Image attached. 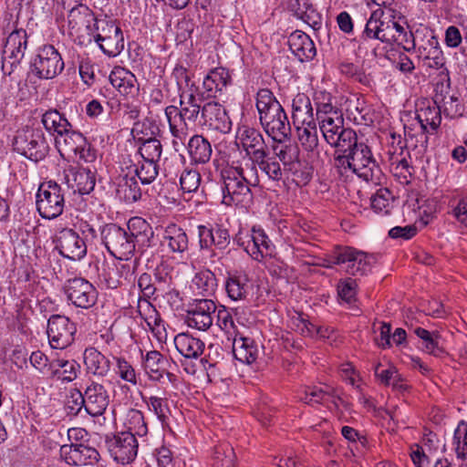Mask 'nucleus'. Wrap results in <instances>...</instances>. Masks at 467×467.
<instances>
[{
  "mask_svg": "<svg viewBox=\"0 0 467 467\" xmlns=\"http://www.w3.org/2000/svg\"><path fill=\"white\" fill-rule=\"evenodd\" d=\"M203 100L199 88L192 84L187 90L180 92V108L171 105L165 108L170 131L173 137L172 145L176 150L184 145L190 127H201Z\"/></svg>",
  "mask_w": 467,
  "mask_h": 467,
  "instance_id": "f257e3e1",
  "label": "nucleus"
},
{
  "mask_svg": "<svg viewBox=\"0 0 467 467\" xmlns=\"http://www.w3.org/2000/svg\"><path fill=\"white\" fill-rule=\"evenodd\" d=\"M101 240L108 252L116 259L128 261L134 254L140 237L153 236L150 224L142 218L134 217L128 223V229L115 223L106 224L101 230Z\"/></svg>",
  "mask_w": 467,
  "mask_h": 467,
  "instance_id": "f03ea898",
  "label": "nucleus"
},
{
  "mask_svg": "<svg viewBox=\"0 0 467 467\" xmlns=\"http://www.w3.org/2000/svg\"><path fill=\"white\" fill-rule=\"evenodd\" d=\"M223 167L220 171V184L223 200L222 202L227 206L247 207L253 201L252 185L249 176V170L245 163Z\"/></svg>",
  "mask_w": 467,
  "mask_h": 467,
  "instance_id": "7ed1b4c3",
  "label": "nucleus"
},
{
  "mask_svg": "<svg viewBox=\"0 0 467 467\" xmlns=\"http://www.w3.org/2000/svg\"><path fill=\"white\" fill-rule=\"evenodd\" d=\"M99 30V20L86 5L78 4L67 14V33L75 44L88 46L92 43L95 32Z\"/></svg>",
  "mask_w": 467,
  "mask_h": 467,
  "instance_id": "20e7f679",
  "label": "nucleus"
},
{
  "mask_svg": "<svg viewBox=\"0 0 467 467\" xmlns=\"http://www.w3.org/2000/svg\"><path fill=\"white\" fill-rule=\"evenodd\" d=\"M375 260L373 254L368 255L349 246H337L327 255L324 266L331 268L337 265H341L347 274L363 275Z\"/></svg>",
  "mask_w": 467,
  "mask_h": 467,
  "instance_id": "39448f33",
  "label": "nucleus"
},
{
  "mask_svg": "<svg viewBox=\"0 0 467 467\" xmlns=\"http://www.w3.org/2000/svg\"><path fill=\"white\" fill-rule=\"evenodd\" d=\"M13 146L16 152L35 162L44 160L49 151L44 132L31 127L17 131Z\"/></svg>",
  "mask_w": 467,
  "mask_h": 467,
  "instance_id": "423d86ee",
  "label": "nucleus"
},
{
  "mask_svg": "<svg viewBox=\"0 0 467 467\" xmlns=\"http://www.w3.org/2000/svg\"><path fill=\"white\" fill-rule=\"evenodd\" d=\"M416 36L418 44L415 51L423 66L435 69L442 68L446 58L434 31L427 26H420L416 29Z\"/></svg>",
  "mask_w": 467,
  "mask_h": 467,
  "instance_id": "0eeeda50",
  "label": "nucleus"
},
{
  "mask_svg": "<svg viewBox=\"0 0 467 467\" xmlns=\"http://www.w3.org/2000/svg\"><path fill=\"white\" fill-rule=\"evenodd\" d=\"M36 209L44 219L52 220L64 211L65 197L61 186L54 181L44 182L36 192Z\"/></svg>",
  "mask_w": 467,
  "mask_h": 467,
  "instance_id": "6e6552de",
  "label": "nucleus"
},
{
  "mask_svg": "<svg viewBox=\"0 0 467 467\" xmlns=\"http://www.w3.org/2000/svg\"><path fill=\"white\" fill-rule=\"evenodd\" d=\"M62 56L53 45H44L37 49L31 61V73L39 79H53L64 69Z\"/></svg>",
  "mask_w": 467,
  "mask_h": 467,
  "instance_id": "1a4fd4ad",
  "label": "nucleus"
},
{
  "mask_svg": "<svg viewBox=\"0 0 467 467\" xmlns=\"http://www.w3.org/2000/svg\"><path fill=\"white\" fill-rule=\"evenodd\" d=\"M348 154L353 173L366 182L375 184L381 182L383 173L366 143L360 141Z\"/></svg>",
  "mask_w": 467,
  "mask_h": 467,
  "instance_id": "9d476101",
  "label": "nucleus"
},
{
  "mask_svg": "<svg viewBox=\"0 0 467 467\" xmlns=\"http://www.w3.org/2000/svg\"><path fill=\"white\" fill-rule=\"evenodd\" d=\"M27 48V34L25 29H15L5 40L3 49L2 71L10 76L20 65Z\"/></svg>",
  "mask_w": 467,
  "mask_h": 467,
  "instance_id": "9b49d317",
  "label": "nucleus"
},
{
  "mask_svg": "<svg viewBox=\"0 0 467 467\" xmlns=\"http://www.w3.org/2000/svg\"><path fill=\"white\" fill-rule=\"evenodd\" d=\"M76 333V324L68 317L62 315H52L48 318L47 334L52 348H67L74 342Z\"/></svg>",
  "mask_w": 467,
  "mask_h": 467,
  "instance_id": "f8f14e48",
  "label": "nucleus"
},
{
  "mask_svg": "<svg viewBox=\"0 0 467 467\" xmlns=\"http://www.w3.org/2000/svg\"><path fill=\"white\" fill-rule=\"evenodd\" d=\"M63 289L67 300L77 307L88 309L97 302L98 292L95 286L85 278L68 279Z\"/></svg>",
  "mask_w": 467,
  "mask_h": 467,
  "instance_id": "ddd939ff",
  "label": "nucleus"
},
{
  "mask_svg": "<svg viewBox=\"0 0 467 467\" xmlns=\"http://www.w3.org/2000/svg\"><path fill=\"white\" fill-rule=\"evenodd\" d=\"M234 242L243 246L245 252L255 261L261 262L265 257L272 256L274 245L262 229H252L244 235L240 234Z\"/></svg>",
  "mask_w": 467,
  "mask_h": 467,
  "instance_id": "4468645a",
  "label": "nucleus"
},
{
  "mask_svg": "<svg viewBox=\"0 0 467 467\" xmlns=\"http://www.w3.org/2000/svg\"><path fill=\"white\" fill-rule=\"evenodd\" d=\"M105 442L110 456L119 463H130L137 456L138 442L132 432H119L107 437Z\"/></svg>",
  "mask_w": 467,
  "mask_h": 467,
  "instance_id": "2eb2a0df",
  "label": "nucleus"
},
{
  "mask_svg": "<svg viewBox=\"0 0 467 467\" xmlns=\"http://www.w3.org/2000/svg\"><path fill=\"white\" fill-rule=\"evenodd\" d=\"M53 242L59 254L69 260H80L87 254L85 241L72 229L60 230Z\"/></svg>",
  "mask_w": 467,
  "mask_h": 467,
  "instance_id": "dca6fc26",
  "label": "nucleus"
},
{
  "mask_svg": "<svg viewBox=\"0 0 467 467\" xmlns=\"http://www.w3.org/2000/svg\"><path fill=\"white\" fill-rule=\"evenodd\" d=\"M201 127L227 133L231 130L232 121L223 105L209 100L202 104Z\"/></svg>",
  "mask_w": 467,
  "mask_h": 467,
  "instance_id": "f3484780",
  "label": "nucleus"
},
{
  "mask_svg": "<svg viewBox=\"0 0 467 467\" xmlns=\"http://www.w3.org/2000/svg\"><path fill=\"white\" fill-rule=\"evenodd\" d=\"M215 310L216 306L213 300H199L194 306L186 310L185 322L192 328L206 331L213 325V314Z\"/></svg>",
  "mask_w": 467,
  "mask_h": 467,
  "instance_id": "a211bd4d",
  "label": "nucleus"
},
{
  "mask_svg": "<svg viewBox=\"0 0 467 467\" xmlns=\"http://www.w3.org/2000/svg\"><path fill=\"white\" fill-rule=\"evenodd\" d=\"M262 127L268 136L276 142H283L291 134V126L283 107L275 110L274 113L261 115L259 119Z\"/></svg>",
  "mask_w": 467,
  "mask_h": 467,
  "instance_id": "6ab92c4d",
  "label": "nucleus"
},
{
  "mask_svg": "<svg viewBox=\"0 0 467 467\" xmlns=\"http://www.w3.org/2000/svg\"><path fill=\"white\" fill-rule=\"evenodd\" d=\"M60 457L69 465H92L99 462V453L84 444H65L60 447Z\"/></svg>",
  "mask_w": 467,
  "mask_h": 467,
  "instance_id": "aec40b11",
  "label": "nucleus"
},
{
  "mask_svg": "<svg viewBox=\"0 0 467 467\" xmlns=\"http://www.w3.org/2000/svg\"><path fill=\"white\" fill-rule=\"evenodd\" d=\"M237 134L244 150L249 156L247 161H253L268 150L267 144L259 130L244 125L238 129Z\"/></svg>",
  "mask_w": 467,
  "mask_h": 467,
  "instance_id": "412c9836",
  "label": "nucleus"
},
{
  "mask_svg": "<svg viewBox=\"0 0 467 467\" xmlns=\"http://www.w3.org/2000/svg\"><path fill=\"white\" fill-rule=\"evenodd\" d=\"M86 412L98 417L102 415L109 404V394L106 388L98 382L92 381L85 389Z\"/></svg>",
  "mask_w": 467,
  "mask_h": 467,
  "instance_id": "4be33fe9",
  "label": "nucleus"
},
{
  "mask_svg": "<svg viewBox=\"0 0 467 467\" xmlns=\"http://www.w3.org/2000/svg\"><path fill=\"white\" fill-rule=\"evenodd\" d=\"M103 30L109 32L108 36L95 35L93 40L98 43L102 52L109 57L118 56L124 48L123 34L118 26L113 22H102Z\"/></svg>",
  "mask_w": 467,
  "mask_h": 467,
  "instance_id": "5701e85b",
  "label": "nucleus"
},
{
  "mask_svg": "<svg viewBox=\"0 0 467 467\" xmlns=\"http://www.w3.org/2000/svg\"><path fill=\"white\" fill-rule=\"evenodd\" d=\"M232 78L227 69L224 67H215L211 69L204 77L202 81V89L200 95H204L207 99H215L223 94L224 89L231 84Z\"/></svg>",
  "mask_w": 467,
  "mask_h": 467,
  "instance_id": "b1692460",
  "label": "nucleus"
},
{
  "mask_svg": "<svg viewBox=\"0 0 467 467\" xmlns=\"http://www.w3.org/2000/svg\"><path fill=\"white\" fill-rule=\"evenodd\" d=\"M298 400L307 405L332 403L337 407V400H340L337 389L325 386H306L298 393Z\"/></svg>",
  "mask_w": 467,
  "mask_h": 467,
  "instance_id": "393cba45",
  "label": "nucleus"
},
{
  "mask_svg": "<svg viewBox=\"0 0 467 467\" xmlns=\"http://www.w3.org/2000/svg\"><path fill=\"white\" fill-rule=\"evenodd\" d=\"M245 167L249 170L251 175L257 174L256 167H258L270 180L278 182L282 180L283 177L279 161L275 160V157L270 156L269 150L251 161H246Z\"/></svg>",
  "mask_w": 467,
  "mask_h": 467,
  "instance_id": "a878e982",
  "label": "nucleus"
},
{
  "mask_svg": "<svg viewBox=\"0 0 467 467\" xmlns=\"http://www.w3.org/2000/svg\"><path fill=\"white\" fill-rule=\"evenodd\" d=\"M288 45L292 53L302 62L312 60L317 54L313 40L301 30L290 34Z\"/></svg>",
  "mask_w": 467,
  "mask_h": 467,
  "instance_id": "bb28decb",
  "label": "nucleus"
},
{
  "mask_svg": "<svg viewBox=\"0 0 467 467\" xmlns=\"http://www.w3.org/2000/svg\"><path fill=\"white\" fill-rule=\"evenodd\" d=\"M444 88L450 89V83L446 87L441 85V89L440 91L437 90L434 100L441 107V111L446 117L451 119L461 117L464 108L461 102L460 95L458 92L450 93L448 90H444Z\"/></svg>",
  "mask_w": 467,
  "mask_h": 467,
  "instance_id": "cd10ccee",
  "label": "nucleus"
},
{
  "mask_svg": "<svg viewBox=\"0 0 467 467\" xmlns=\"http://www.w3.org/2000/svg\"><path fill=\"white\" fill-rule=\"evenodd\" d=\"M387 23L375 17V13L371 15L367 21L365 28L358 39H354L358 42V49L360 50L363 45H366L368 40H379L382 43L389 44L390 35L389 30H386Z\"/></svg>",
  "mask_w": 467,
  "mask_h": 467,
  "instance_id": "c85d7f7f",
  "label": "nucleus"
},
{
  "mask_svg": "<svg viewBox=\"0 0 467 467\" xmlns=\"http://www.w3.org/2000/svg\"><path fill=\"white\" fill-rule=\"evenodd\" d=\"M68 186L79 194H88L93 191L96 183L95 174L86 168H75L69 170L67 175Z\"/></svg>",
  "mask_w": 467,
  "mask_h": 467,
  "instance_id": "c756f323",
  "label": "nucleus"
},
{
  "mask_svg": "<svg viewBox=\"0 0 467 467\" xmlns=\"http://www.w3.org/2000/svg\"><path fill=\"white\" fill-rule=\"evenodd\" d=\"M292 119L295 127L316 122L310 99L298 93L292 101Z\"/></svg>",
  "mask_w": 467,
  "mask_h": 467,
  "instance_id": "7c9ffc66",
  "label": "nucleus"
},
{
  "mask_svg": "<svg viewBox=\"0 0 467 467\" xmlns=\"http://www.w3.org/2000/svg\"><path fill=\"white\" fill-rule=\"evenodd\" d=\"M225 290L232 300H245L252 291V285L247 275L235 272L226 278Z\"/></svg>",
  "mask_w": 467,
  "mask_h": 467,
  "instance_id": "2f4dec72",
  "label": "nucleus"
},
{
  "mask_svg": "<svg viewBox=\"0 0 467 467\" xmlns=\"http://www.w3.org/2000/svg\"><path fill=\"white\" fill-rule=\"evenodd\" d=\"M290 6L294 15L308 25L313 30L317 31L322 25V16L309 0L291 1Z\"/></svg>",
  "mask_w": 467,
  "mask_h": 467,
  "instance_id": "473e14b6",
  "label": "nucleus"
},
{
  "mask_svg": "<svg viewBox=\"0 0 467 467\" xmlns=\"http://www.w3.org/2000/svg\"><path fill=\"white\" fill-rule=\"evenodd\" d=\"M87 372L94 376L105 377L110 370V361L95 348H87L83 354Z\"/></svg>",
  "mask_w": 467,
  "mask_h": 467,
  "instance_id": "72a5a7b5",
  "label": "nucleus"
},
{
  "mask_svg": "<svg viewBox=\"0 0 467 467\" xmlns=\"http://www.w3.org/2000/svg\"><path fill=\"white\" fill-rule=\"evenodd\" d=\"M191 161L195 164H206L210 161L213 148L211 142L202 135H193L187 145Z\"/></svg>",
  "mask_w": 467,
  "mask_h": 467,
  "instance_id": "f704fd0d",
  "label": "nucleus"
},
{
  "mask_svg": "<svg viewBox=\"0 0 467 467\" xmlns=\"http://www.w3.org/2000/svg\"><path fill=\"white\" fill-rule=\"evenodd\" d=\"M173 342L178 352L186 358H197L204 350L203 341L189 333L178 334Z\"/></svg>",
  "mask_w": 467,
  "mask_h": 467,
  "instance_id": "c9c22d12",
  "label": "nucleus"
},
{
  "mask_svg": "<svg viewBox=\"0 0 467 467\" xmlns=\"http://www.w3.org/2000/svg\"><path fill=\"white\" fill-rule=\"evenodd\" d=\"M109 81L124 96L134 95L139 90L136 77L122 67H115L111 71Z\"/></svg>",
  "mask_w": 467,
  "mask_h": 467,
  "instance_id": "e433bc0d",
  "label": "nucleus"
},
{
  "mask_svg": "<svg viewBox=\"0 0 467 467\" xmlns=\"http://www.w3.org/2000/svg\"><path fill=\"white\" fill-rule=\"evenodd\" d=\"M233 354L240 362L252 364L257 358L258 348L252 338L235 336L233 340Z\"/></svg>",
  "mask_w": 467,
  "mask_h": 467,
  "instance_id": "4c0bfd02",
  "label": "nucleus"
},
{
  "mask_svg": "<svg viewBox=\"0 0 467 467\" xmlns=\"http://www.w3.org/2000/svg\"><path fill=\"white\" fill-rule=\"evenodd\" d=\"M138 309L151 332L161 339L162 334H165L164 322L156 308L150 301L139 299Z\"/></svg>",
  "mask_w": 467,
  "mask_h": 467,
  "instance_id": "58836bf2",
  "label": "nucleus"
},
{
  "mask_svg": "<svg viewBox=\"0 0 467 467\" xmlns=\"http://www.w3.org/2000/svg\"><path fill=\"white\" fill-rule=\"evenodd\" d=\"M419 123L420 124V129L423 130H428V127L431 130H436L441 122V109L439 105H437L436 101L431 104L428 102L427 104L423 103L420 108H419L416 111Z\"/></svg>",
  "mask_w": 467,
  "mask_h": 467,
  "instance_id": "ea45409f",
  "label": "nucleus"
},
{
  "mask_svg": "<svg viewBox=\"0 0 467 467\" xmlns=\"http://www.w3.org/2000/svg\"><path fill=\"white\" fill-rule=\"evenodd\" d=\"M162 243L172 253L182 254L188 250L189 237L182 228L171 224L165 229Z\"/></svg>",
  "mask_w": 467,
  "mask_h": 467,
  "instance_id": "a19ab883",
  "label": "nucleus"
},
{
  "mask_svg": "<svg viewBox=\"0 0 467 467\" xmlns=\"http://www.w3.org/2000/svg\"><path fill=\"white\" fill-rule=\"evenodd\" d=\"M86 140L82 133L73 130L71 127L60 138H57L56 142L62 155L67 154L69 158H77L78 150L81 146H85Z\"/></svg>",
  "mask_w": 467,
  "mask_h": 467,
  "instance_id": "79ce46f5",
  "label": "nucleus"
},
{
  "mask_svg": "<svg viewBox=\"0 0 467 467\" xmlns=\"http://www.w3.org/2000/svg\"><path fill=\"white\" fill-rule=\"evenodd\" d=\"M41 122L48 132L56 133L57 138H60L72 127L67 119L56 109H50L43 113Z\"/></svg>",
  "mask_w": 467,
  "mask_h": 467,
  "instance_id": "37998d69",
  "label": "nucleus"
},
{
  "mask_svg": "<svg viewBox=\"0 0 467 467\" xmlns=\"http://www.w3.org/2000/svg\"><path fill=\"white\" fill-rule=\"evenodd\" d=\"M390 171L394 176L402 179V182H409V179L412 175L413 168L410 165L407 155L409 152L403 150V146H400V152L389 150Z\"/></svg>",
  "mask_w": 467,
  "mask_h": 467,
  "instance_id": "c03bdc74",
  "label": "nucleus"
},
{
  "mask_svg": "<svg viewBox=\"0 0 467 467\" xmlns=\"http://www.w3.org/2000/svg\"><path fill=\"white\" fill-rule=\"evenodd\" d=\"M165 360L163 356L157 350L149 351L144 358V370L149 378L152 380H161L166 374L169 378L173 374L167 372L163 368Z\"/></svg>",
  "mask_w": 467,
  "mask_h": 467,
  "instance_id": "a18cd8bd",
  "label": "nucleus"
},
{
  "mask_svg": "<svg viewBox=\"0 0 467 467\" xmlns=\"http://www.w3.org/2000/svg\"><path fill=\"white\" fill-rule=\"evenodd\" d=\"M414 334L422 341V350L435 357H441L445 353L441 345V336L438 332H430L422 327H416Z\"/></svg>",
  "mask_w": 467,
  "mask_h": 467,
  "instance_id": "49530a36",
  "label": "nucleus"
},
{
  "mask_svg": "<svg viewBox=\"0 0 467 467\" xmlns=\"http://www.w3.org/2000/svg\"><path fill=\"white\" fill-rule=\"evenodd\" d=\"M274 156L275 160L283 163L284 167H288L289 171H292L295 166H301L300 162L297 161L298 158V148L293 144H278L272 146Z\"/></svg>",
  "mask_w": 467,
  "mask_h": 467,
  "instance_id": "de8ad7c7",
  "label": "nucleus"
},
{
  "mask_svg": "<svg viewBox=\"0 0 467 467\" xmlns=\"http://www.w3.org/2000/svg\"><path fill=\"white\" fill-rule=\"evenodd\" d=\"M117 192L126 202L132 203L139 201L142 192L135 176H124L118 183Z\"/></svg>",
  "mask_w": 467,
  "mask_h": 467,
  "instance_id": "09e8293b",
  "label": "nucleus"
},
{
  "mask_svg": "<svg viewBox=\"0 0 467 467\" xmlns=\"http://www.w3.org/2000/svg\"><path fill=\"white\" fill-rule=\"evenodd\" d=\"M255 106L259 119L261 118V115L264 116L269 113H274L275 110H277L282 107L269 88H260L256 92Z\"/></svg>",
  "mask_w": 467,
  "mask_h": 467,
  "instance_id": "8fccbe9b",
  "label": "nucleus"
},
{
  "mask_svg": "<svg viewBox=\"0 0 467 467\" xmlns=\"http://www.w3.org/2000/svg\"><path fill=\"white\" fill-rule=\"evenodd\" d=\"M236 455L233 446L223 441L214 447L213 467H235Z\"/></svg>",
  "mask_w": 467,
  "mask_h": 467,
  "instance_id": "3c124183",
  "label": "nucleus"
},
{
  "mask_svg": "<svg viewBox=\"0 0 467 467\" xmlns=\"http://www.w3.org/2000/svg\"><path fill=\"white\" fill-rule=\"evenodd\" d=\"M298 140L305 150L315 152L318 147V136L317 123L301 125L296 127Z\"/></svg>",
  "mask_w": 467,
  "mask_h": 467,
  "instance_id": "603ef678",
  "label": "nucleus"
},
{
  "mask_svg": "<svg viewBox=\"0 0 467 467\" xmlns=\"http://www.w3.org/2000/svg\"><path fill=\"white\" fill-rule=\"evenodd\" d=\"M192 285L202 296L213 295L217 287V278L213 272L208 269L202 270L195 274Z\"/></svg>",
  "mask_w": 467,
  "mask_h": 467,
  "instance_id": "864d4df0",
  "label": "nucleus"
},
{
  "mask_svg": "<svg viewBox=\"0 0 467 467\" xmlns=\"http://www.w3.org/2000/svg\"><path fill=\"white\" fill-rule=\"evenodd\" d=\"M319 123L320 130L326 141L334 143L337 137L341 135V130H346L344 128V119L341 115H337L334 118L324 119Z\"/></svg>",
  "mask_w": 467,
  "mask_h": 467,
  "instance_id": "5fc2aeb1",
  "label": "nucleus"
},
{
  "mask_svg": "<svg viewBox=\"0 0 467 467\" xmlns=\"http://www.w3.org/2000/svg\"><path fill=\"white\" fill-rule=\"evenodd\" d=\"M142 399L146 402L149 410L153 411L157 416L162 427L167 426L171 415L167 399L157 396L143 397Z\"/></svg>",
  "mask_w": 467,
  "mask_h": 467,
  "instance_id": "6e6d98bb",
  "label": "nucleus"
},
{
  "mask_svg": "<svg viewBox=\"0 0 467 467\" xmlns=\"http://www.w3.org/2000/svg\"><path fill=\"white\" fill-rule=\"evenodd\" d=\"M125 425L129 430L127 432H132L135 436L143 437L148 433V427L143 413L139 410L130 409L128 410Z\"/></svg>",
  "mask_w": 467,
  "mask_h": 467,
  "instance_id": "4d7b16f0",
  "label": "nucleus"
},
{
  "mask_svg": "<svg viewBox=\"0 0 467 467\" xmlns=\"http://www.w3.org/2000/svg\"><path fill=\"white\" fill-rule=\"evenodd\" d=\"M98 271L100 282L107 288L116 289L121 285L120 274H119L116 265L104 262L100 267H98Z\"/></svg>",
  "mask_w": 467,
  "mask_h": 467,
  "instance_id": "13d9d810",
  "label": "nucleus"
},
{
  "mask_svg": "<svg viewBox=\"0 0 467 467\" xmlns=\"http://www.w3.org/2000/svg\"><path fill=\"white\" fill-rule=\"evenodd\" d=\"M158 127L155 122L148 118L138 120L133 124L131 135L137 141H143L155 137Z\"/></svg>",
  "mask_w": 467,
  "mask_h": 467,
  "instance_id": "bf43d9fd",
  "label": "nucleus"
},
{
  "mask_svg": "<svg viewBox=\"0 0 467 467\" xmlns=\"http://www.w3.org/2000/svg\"><path fill=\"white\" fill-rule=\"evenodd\" d=\"M358 143L360 141H358L357 133L352 129H347L341 130V135L329 145L337 149V153H349Z\"/></svg>",
  "mask_w": 467,
  "mask_h": 467,
  "instance_id": "052dcab7",
  "label": "nucleus"
},
{
  "mask_svg": "<svg viewBox=\"0 0 467 467\" xmlns=\"http://www.w3.org/2000/svg\"><path fill=\"white\" fill-rule=\"evenodd\" d=\"M159 174L158 162L142 160L135 168V175L142 184L151 183Z\"/></svg>",
  "mask_w": 467,
  "mask_h": 467,
  "instance_id": "680f3d73",
  "label": "nucleus"
},
{
  "mask_svg": "<svg viewBox=\"0 0 467 467\" xmlns=\"http://www.w3.org/2000/svg\"><path fill=\"white\" fill-rule=\"evenodd\" d=\"M139 147V153L142 160L158 162L162 153V145L155 137L143 141Z\"/></svg>",
  "mask_w": 467,
  "mask_h": 467,
  "instance_id": "e2e57ef3",
  "label": "nucleus"
},
{
  "mask_svg": "<svg viewBox=\"0 0 467 467\" xmlns=\"http://www.w3.org/2000/svg\"><path fill=\"white\" fill-rule=\"evenodd\" d=\"M429 130H423L412 133L411 130H405V149H412L418 150V153H423L428 147Z\"/></svg>",
  "mask_w": 467,
  "mask_h": 467,
  "instance_id": "0e129e2a",
  "label": "nucleus"
},
{
  "mask_svg": "<svg viewBox=\"0 0 467 467\" xmlns=\"http://www.w3.org/2000/svg\"><path fill=\"white\" fill-rule=\"evenodd\" d=\"M392 207L391 192L382 188L377 191V192L371 197V208L376 213H382L389 214L390 208Z\"/></svg>",
  "mask_w": 467,
  "mask_h": 467,
  "instance_id": "69168bd1",
  "label": "nucleus"
},
{
  "mask_svg": "<svg viewBox=\"0 0 467 467\" xmlns=\"http://www.w3.org/2000/svg\"><path fill=\"white\" fill-rule=\"evenodd\" d=\"M54 364L56 367L62 369L63 383H69L75 380L78 378L81 368L80 365L74 359L57 358L54 360Z\"/></svg>",
  "mask_w": 467,
  "mask_h": 467,
  "instance_id": "338daca9",
  "label": "nucleus"
},
{
  "mask_svg": "<svg viewBox=\"0 0 467 467\" xmlns=\"http://www.w3.org/2000/svg\"><path fill=\"white\" fill-rule=\"evenodd\" d=\"M455 451L460 459L467 458V421L461 420L454 431Z\"/></svg>",
  "mask_w": 467,
  "mask_h": 467,
  "instance_id": "774afa93",
  "label": "nucleus"
}]
</instances>
